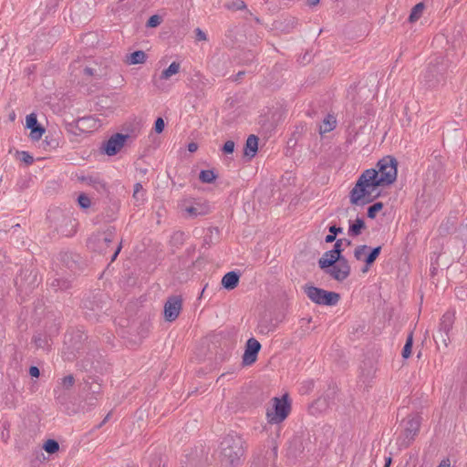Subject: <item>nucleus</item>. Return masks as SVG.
Returning a JSON list of instances; mask_svg holds the SVG:
<instances>
[{
	"mask_svg": "<svg viewBox=\"0 0 467 467\" xmlns=\"http://www.w3.org/2000/svg\"><path fill=\"white\" fill-rule=\"evenodd\" d=\"M377 173L375 169H368L362 172L356 182L354 187L349 192V201L353 205L364 206L372 202L377 195H372V192L379 187L376 182Z\"/></svg>",
	"mask_w": 467,
	"mask_h": 467,
	"instance_id": "nucleus-1",
	"label": "nucleus"
},
{
	"mask_svg": "<svg viewBox=\"0 0 467 467\" xmlns=\"http://www.w3.org/2000/svg\"><path fill=\"white\" fill-rule=\"evenodd\" d=\"M244 440L236 433L224 436L220 443L219 461L223 467H238L244 454Z\"/></svg>",
	"mask_w": 467,
	"mask_h": 467,
	"instance_id": "nucleus-2",
	"label": "nucleus"
},
{
	"mask_svg": "<svg viewBox=\"0 0 467 467\" xmlns=\"http://www.w3.org/2000/svg\"><path fill=\"white\" fill-rule=\"evenodd\" d=\"M397 166V160L390 155H387L378 161V170L375 169V172L377 173L376 182L379 186L389 185L396 181Z\"/></svg>",
	"mask_w": 467,
	"mask_h": 467,
	"instance_id": "nucleus-3",
	"label": "nucleus"
},
{
	"mask_svg": "<svg viewBox=\"0 0 467 467\" xmlns=\"http://www.w3.org/2000/svg\"><path fill=\"white\" fill-rule=\"evenodd\" d=\"M421 417L419 414L409 415L401 421L402 431L399 437L400 446L408 448L420 431Z\"/></svg>",
	"mask_w": 467,
	"mask_h": 467,
	"instance_id": "nucleus-4",
	"label": "nucleus"
},
{
	"mask_svg": "<svg viewBox=\"0 0 467 467\" xmlns=\"http://www.w3.org/2000/svg\"><path fill=\"white\" fill-rule=\"evenodd\" d=\"M303 288L307 297L317 305L333 306H336L340 299L338 293L327 291L312 285L307 284Z\"/></svg>",
	"mask_w": 467,
	"mask_h": 467,
	"instance_id": "nucleus-5",
	"label": "nucleus"
},
{
	"mask_svg": "<svg viewBox=\"0 0 467 467\" xmlns=\"http://www.w3.org/2000/svg\"><path fill=\"white\" fill-rule=\"evenodd\" d=\"M47 218L55 222V230L62 236L69 237L76 233L77 222L59 210L49 211Z\"/></svg>",
	"mask_w": 467,
	"mask_h": 467,
	"instance_id": "nucleus-6",
	"label": "nucleus"
},
{
	"mask_svg": "<svg viewBox=\"0 0 467 467\" xmlns=\"http://www.w3.org/2000/svg\"><path fill=\"white\" fill-rule=\"evenodd\" d=\"M274 405L271 410H267L266 417L269 423H280L284 421L288 416L291 405L289 402L288 394H285L282 398L275 397L273 400Z\"/></svg>",
	"mask_w": 467,
	"mask_h": 467,
	"instance_id": "nucleus-7",
	"label": "nucleus"
},
{
	"mask_svg": "<svg viewBox=\"0 0 467 467\" xmlns=\"http://www.w3.org/2000/svg\"><path fill=\"white\" fill-rule=\"evenodd\" d=\"M454 320L455 313L453 311H447L441 318L438 331L434 336V340L439 348L441 346L443 348L448 347L451 341L449 333L452 328Z\"/></svg>",
	"mask_w": 467,
	"mask_h": 467,
	"instance_id": "nucleus-8",
	"label": "nucleus"
},
{
	"mask_svg": "<svg viewBox=\"0 0 467 467\" xmlns=\"http://www.w3.org/2000/svg\"><path fill=\"white\" fill-rule=\"evenodd\" d=\"M102 296L101 294H98L83 300V308L88 318L98 320L105 313Z\"/></svg>",
	"mask_w": 467,
	"mask_h": 467,
	"instance_id": "nucleus-9",
	"label": "nucleus"
},
{
	"mask_svg": "<svg viewBox=\"0 0 467 467\" xmlns=\"http://www.w3.org/2000/svg\"><path fill=\"white\" fill-rule=\"evenodd\" d=\"M446 68L442 64L436 62L431 63L424 73V81L430 88L437 86L444 79Z\"/></svg>",
	"mask_w": 467,
	"mask_h": 467,
	"instance_id": "nucleus-10",
	"label": "nucleus"
},
{
	"mask_svg": "<svg viewBox=\"0 0 467 467\" xmlns=\"http://www.w3.org/2000/svg\"><path fill=\"white\" fill-rule=\"evenodd\" d=\"M17 289L21 292L28 293L38 284L37 274L34 270H22L15 280Z\"/></svg>",
	"mask_w": 467,
	"mask_h": 467,
	"instance_id": "nucleus-11",
	"label": "nucleus"
},
{
	"mask_svg": "<svg viewBox=\"0 0 467 467\" xmlns=\"http://www.w3.org/2000/svg\"><path fill=\"white\" fill-rule=\"evenodd\" d=\"M322 270L337 282L345 281L351 273V267L347 258Z\"/></svg>",
	"mask_w": 467,
	"mask_h": 467,
	"instance_id": "nucleus-12",
	"label": "nucleus"
},
{
	"mask_svg": "<svg viewBox=\"0 0 467 467\" xmlns=\"http://www.w3.org/2000/svg\"><path fill=\"white\" fill-rule=\"evenodd\" d=\"M59 260L61 264L70 270L73 274L82 271L85 267V261L80 254L72 252L60 253Z\"/></svg>",
	"mask_w": 467,
	"mask_h": 467,
	"instance_id": "nucleus-13",
	"label": "nucleus"
},
{
	"mask_svg": "<svg viewBox=\"0 0 467 467\" xmlns=\"http://www.w3.org/2000/svg\"><path fill=\"white\" fill-rule=\"evenodd\" d=\"M182 307V296H171L164 304V319L168 322L174 321L180 315Z\"/></svg>",
	"mask_w": 467,
	"mask_h": 467,
	"instance_id": "nucleus-14",
	"label": "nucleus"
},
{
	"mask_svg": "<svg viewBox=\"0 0 467 467\" xmlns=\"http://www.w3.org/2000/svg\"><path fill=\"white\" fill-rule=\"evenodd\" d=\"M130 138L128 134L115 133L104 144L103 150L108 156L116 155Z\"/></svg>",
	"mask_w": 467,
	"mask_h": 467,
	"instance_id": "nucleus-15",
	"label": "nucleus"
},
{
	"mask_svg": "<svg viewBox=\"0 0 467 467\" xmlns=\"http://www.w3.org/2000/svg\"><path fill=\"white\" fill-rule=\"evenodd\" d=\"M261 349V344L254 337L249 338L245 343L244 353L243 355V364L249 366L257 359V355Z\"/></svg>",
	"mask_w": 467,
	"mask_h": 467,
	"instance_id": "nucleus-16",
	"label": "nucleus"
},
{
	"mask_svg": "<svg viewBox=\"0 0 467 467\" xmlns=\"http://www.w3.org/2000/svg\"><path fill=\"white\" fill-rule=\"evenodd\" d=\"M339 249V246L334 245L331 250L325 252L323 256L318 260V266L321 269L328 268L334 264L346 259L344 255L338 254Z\"/></svg>",
	"mask_w": 467,
	"mask_h": 467,
	"instance_id": "nucleus-17",
	"label": "nucleus"
},
{
	"mask_svg": "<svg viewBox=\"0 0 467 467\" xmlns=\"http://www.w3.org/2000/svg\"><path fill=\"white\" fill-rule=\"evenodd\" d=\"M240 275L234 271L228 272L222 278V285L227 290L234 289L239 284Z\"/></svg>",
	"mask_w": 467,
	"mask_h": 467,
	"instance_id": "nucleus-18",
	"label": "nucleus"
},
{
	"mask_svg": "<svg viewBox=\"0 0 467 467\" xmlns=\"http://www.w3.org/2000/svg\"><path fill=\"white\" fill-rule=\"evenodd\" d=\"M258 150V138L252 134L250 135L244 148V154L249 158H253L255 156Z\"/></svg>",
	"mask_w": 467,
	"mask_h": 467,
	"instance_id": "nucleus-19",
	"label": "nucleus"
},
{
	"mask_svg": "<svg viewBox=\"0 0 467 467\" xmlns=\"http://www.w3.org/2000/svg\"><path fill=\"white\" fill-rule=\"evenodd\" d=\"M48 285L54 292L66 291L71 287V281L67 278L56 276L48 283Z\"/></svg>",
	"mask_w": 467,
	"mask_h": 467,
	"instance_id": "nucleus-20",
	"label": "nucleus"
},
{
	"mask_svg": "<svg viewBox=\"0 0 467 467\" xmlns=\"http://www.w3.org/2000/svg\"><path fill=\"white\" fill-rule=\"evenodd\" d=\"M185 212L189 213L191 217L205 215L209 213V206L206 204L195 203L194 205L186 207Z\"/></svg>",
	"mask_w": 467,
	"mask_h": 467,
	"instance_id": "nucleus-21",
	"label": "nucleus"
},
{
	"mask_svg": "<svg viewBox=\"0 0 467 467\" xmlns=\"http://www.w3.org/2000/svg\"><path fill=\"white\" fill-rule=\"evenodd\" d=\"M147 55L142 50H137L127 56L125 62L128 65L142 64L146 61Z\"/></svg>",
	"mask_w": 467,
	"mask_h": 467,
	"instance_id": "nucleus-22",
	"label": "nucleus"
},
{
	"mask_svg": "<svg viewBox=\"0 0 467 467\" xmlns=\"http://www.w3.org/2000/svg\"><path fill=\"white\" fill-rule=\"evenodd\" d=\"M365 228V221L362 218L358 217L353 223H349L348 234L354 237L358 236Z\"/></svg>",
	"mask_w": 467,
	"mask_h": 467,
	"instance_id": "nucleus-23",
	"label": "nucleus"
},
{
	"mask_svg": "<svg viewBox=\"0 0 467 467\" xmlns=\"http://www.w3.org/2000/svg\"><path fill=\"white\" fill-rule=\"evenodd\" d=\"M336 128V119L327 115V118L324 119L323 123L319 126V133L321 135L333 130Z\"/></svg>",
	"mask_w": 467,
	"mask_h": 467,
	"instance_id": "nucleus-24",
	"label": "nucleus"
},
{
	"mask_svg": "<svg viewBox=\"0 0 467 467\" xmlns=\"http://www.w3.org/2000/svg\"><path fill=\"white\" fill-rule=\"evenodd\" d=\"M424 9L425 5L423 3L420 2L415 5L411 9L410 15L409 16V21L410 23H414L417 20H419L420 17L422 16Z\"/></svg>",
	"mask_w": 467,
	"mask_h": 467,
	"instance_id": "nucleus-25",
	"label": "nucleus"
},
{
	"mask_svg": "<svg viewBox=\"0 0 467 467\" xmlns=\"http://www.w3.org/2000/svg\"><path fill=\"white\" fill-rule=\"evenodd\" d=\"M180 67H181L180 63L175 62V61L172 62L166 69H164L161 72V79L170 78L172 75H175L179 72Z\"/></svg>",
	"mask_w": 467,
	"mask_h": 467,
	"instance_id": "nucleus-26",
	"label": "nucleus"
},
{
	"mask_svg": "<svg viewBox=\"0 0 467 467\" xmlns=\"http://www.w3.org/2000/svg\"><path fill=\"white\" fill-rule=\"evenodd\" d=\"M217 178V175L213 170H202L199 174V179L203 183H212Z\"/></svg>",
	"mask_w": 467,
	"mask_h": 467,
	"instance_id": "nucleus-27",
	"label": "nucleus"
},
{
	"mask_svg": "<svg viewBox=\"0 0 467 467\" xmlns=\"http://www.w3.org/2000/svg\"><path fill=\"white\" fill-rule=\"evenodd\" d=\"M82 180L88 185L93 186L98 192L105 190V183L97 177L88 176L84 177Z\"/></svg>",
	"mask_w": 467,
	"mask_h": 467,
	"instance_id": "nucleus-28",
	"label": "nucleus"
},
{
	"mask_svg": "<svg viewBox=\"0 0 467 467\" xmlns=\"http://www.w3.org/2000/svg\"><path fill=\"white\" fill-rule=\"evenodd\" d=\"M381 252V246L374 247L370 250L369 254L365 257L364 262L368 265H372Z\"/></svg>",
	"mask_w": 467,
	"mask_h": 467,
	"instance_id": "nucleus-29",
	"label": "nucleus"
},
{
	"mask_svg": "<svg viewBox=\"0 0 467 467\" xmlns=\"http://www.w3.org/2000/svg\"><path fill=\"white\" fill-rule=\"evenodd\" d=\"M413 345V332H410L406 339V343L402 349V357L403 358H408L411 355V348Z\"/></svg>",
	"mask_w": 467,
	"mask_h": 467,
	"instance_id": "nucleus-30",
	"label": "nucleus"
},
{
	"mask_svg": "<svg viewBox=\"0 0 467 467\" xmlns=\"http://www.w3.org/2000/svg\"><path fill=\"white\" fill-rule=\"evenodd\" d=\"M43 449L49 454L56 453L59 450V443L53 439H48L43 445Z\"/></svg>",
	"mask_w": 467,
	"mask_h": 467,
	"instance_id": "nucleus-31",
	"label": "nucleus"
},
{
	"mask_svg": "<svg viewBox=\"0 0 467 467\" xmlns=\"http://www.w3.org/2000/svg\"><path fill=\"white\" fill-rule=\"evenodd\" d=\"M114 235H115L114 229L113 230L108 229L107 232L104 233V235L102 237H100V236L98 237V242L100 243L101 245L105 244L108 246L109 244H111L113 242Z\"/></svg>",
	"mask_w": 467,
	"mask_h": 467,
	"instance_id": "nucleus-32",
	"label": "nucleus"
},
{
	"mask_svg": "<svg viewBox=\"0 0 467 467\" xmlns=\"http://www.w3.org/2000/svg\"><path fill=\"white\" fill-rule=\"evenodd\" d=\"M383 208V203L380 202H375L368 208L367 215L370 219H374L377 213Z\"/></svg>",
	"mask_w": 467,
	"mask_h": 467,
	"instance_id": "nucleus-33",
	"label": "nucleus"
},
{
	"mask_svg": "<svg viewBox=\"0 0 467 467\" xmlns=\"http://www.w3.org/2000/svg\"><path fill=\"white\" fill-rule=\"evenodd\" d=\"M33 342L38 348H44L48 346V338L46 335L37 334L33 337Z\"/></svg>",
	"mask_w": 467,
	"mask_h": 467,
	"instance_id": "nucleus-34",
	"label": "nucleus"
},
{
	"mask_svg": "<svg viewBox=\"0 0 467 467\" xmlns=\"http://www.w3.org/2000/svg\"><path fill=\"white\" fill-rule=\"evenodd\" d=\"M369 247L366 244H362V245H358L355 248V251H354V256L355 258L358 260V261H364L365 257H364V254H365V252L367 250H368Z\"/></svg>",
	"mask_w": 467,
	"mask_h": 467,
	"instance_id": "nucleus-35",
	"label": "nucleus"
},
{
	"mask_svg": "<svg viewBox=\"0 0 467 467\" xmlns=\"http://www.w3.org/2000/svg\"><path fill=\"white\" fill-rule=\"evenodd\" d=\"M43 144H44L45 150H50V149L57 148L59 145V142H58V140L56 138L46 137L45 140L43 141Z\"/></svg>",
	"mask_w": 467,
	"mask_h": 467,
	"instance_id": "nucleus-36",
	"label": "nucleus"
},
{
	"mask_svg": "<svg viewBox=\"0 0 467 467\" xmlns=\"http://www.w3.org/2000/svg\"><path fill=\"white\" fill-rule=\"evenodd\" d=\"M60 384L65 389L68 390L74 386L75 378L73 377V375H67L61 379Z\"/></svg>",
	"mask_w": 467,
	"mask_h": 467,
	"instance_id": "nucleus-37",
	"label": "nucleus"
},
{
	"mask_svg": "<svg viewBox=\"0 0 467 467\" xmlns=\"http://www.w3.org/2000/svg\"><path fill=\"white\" fill-rule=\"evenodd\" d=\"M78 205L82 208V209H87L90 206L91 204V202H90V199L89 197L85 194V193H81L78 198Z\"/></svg>",
	"mask_w": 467,
	"mask_h": 467,
	"instance_id": "nucleus-38",
	"label": "nucleus"
},
{
	"mask_svg": "<svg viewBox=\"0 0 467 467\" xmlns=\"http://www.w3.org/2000/svg\"><path fill=\"white\" fill-rule=\"evenodd\" d=\"M30 136L32 138V140H39L43 133L45 132V129L43 127H41L40 125H37L36 127L35 128H32L30 130Z\"/></svg>",
	"mask_w": 467,
	"mask_h": 467,
	"instance_id": "nucleus-39",
	"label": "nucleus"
},
{
	"mask_svg": "<svg viewBox=\"0 0 467 467\" xmlns=\"http://www.w3.org/2000/svg\"><path fill=\"white\" fill-rule=\"evenodd\" d=\"M38 124L36 116L34 113H31L26 116V126L27 129L31 130L32 128L36 127Z\"/></svg>",
	"mask_w": 467,
	"mask_h": 467,
	"instance_id": "nucleus-40",
	"label": "nucleus"
},
{
	"mask_svg": "<svg viewBox=\"0 0 467 467\" xmlns=\"http://www.w3.org/2000/svg\"><path fill=\"white\" fill-rule=\"evenodd\" d=\"M161 23V17L158 15H153L151 16L147 23H146V26L148 27H156L158 26Z\"/></svg>",
	"mask_w": 467,
	"mask_h": 467,
	"instance_id": "nucleus-41",
	"label": "nucleus"
},
{
	"mask_svg": "<svg viewBox=\"0 0 467 467\" xmlns=\"http://www.w3.org/2000/svg\"><path fill=\"white\" fill-rule=\"evenodd\" d=\"M351 244H352V243H351V241H350V240H348V239H347V238H340V239H337V240L336 241V243H335V244H334V245H337V246H339V248H340V249H339L338 254H342V253H343V251H344V247H343V245L345 244L346 246H349V245H351Z\"/></svg>",
	"mask_w": 467,
	"mask_h": 467,
	"instance_id": "nucleus-42",
	"label": "nucleus"
},
{
	"mask_svg": "<svg viewBox=\"0 0 467 467\" xmlns=\"http://www.w3.org/2000/svg\"><path fill=\"white\" fill-rule=\"evenodd\" d=\"M222 150L224 154H232L234 150V142L233 140L225 141Z\"/></svg>",
	"mask_w": 467,
	"mask_h": 467,
	"instance_id": "nucleus-43",
	"label": "nucleus"
},
{
	"mask_svg": "<svg viewBox=\"0 0 467 467\" xmlns=\"http://www.w3.org/2000/svg\"><path fill=\"white\" fill-rule=\"evenodd\" d=\"M165 123L162 118L159 117L154 123V130L156 133H161L164 130Z\"/></svg>",
	"mask_w": 467,
	"mask_h": 467,
	"instance_id": "nucleus-44",
	"label": "nucleus"
},
{
	"mask_svg": "<svg viewBox=\"0 0 467 467\" xmlns=\"http://www.w3.org/2000/svg\"><path fill=\"white\" fill-rule=\"evenodd\" d=\"M21 161L25 162L26 164L29 165L32 164L34 161L33 156H31L27 151H21Z\"/></svg>",
	"mask_w": 467,
	"mask_h": 467,
	"instance_id": "nucleus-45",
	"label": "nucleus"
},
{
	"mask_svg": "<svg viewBox=\"0 0 467 467\" xmlns=\"http://www.w3.org/2000/svg\"><path fill=\"white\" fill-rule=\"evenodd\" d=\"M195 40L196 41H205L207 40L206 34L199 27L195 28Z\"/></svg>",
	"mask_w": 467,
	"mask_h": 467,
	"instance_id": "nucleus-46",
	"label": "nucleus"
},
{
	"mask_svg": "<svg viewBox=\"0 0 467 467\" xmlns=\"http://www.w3.org/2000/svg\"><path fill=\"white\" fill-rule=\"evenodd\" d=\"M29 375L33 378H38L39 375H40V370L36 366H31L29 368Z\"/></svg>",
	"mask_w": 467,
	"mask_h": 467,
	"instance_id": "nucleus-47",
	"label": "nucleus"
},
{
	"mask_svg": "<svg viewBox=\"0 0 467 467\" xmlns=\"http://www.w3.org/2000/svg\"><path fill=\"white\" fill-rule=\"evenodd\" d=\"M343 232L342 227H338L337 225H331L329 226V233H331L333 235L337 236V234H341Z\"/></svg>",
	"mask_w": 467,
	"mask_h": 467,
	"instance_id": "nucleus-48",
	"label": "nucleus"
},
{
	"mask_svg": "<svg viewBox=\"0 0 467 467\" xmlns=\"http://www.w3.org/2000/svg\"><path fill=\"white\" fill-rule=\"evenodd\" d=\"M121 247H122L121 243H119V245L117 246V248L115 249L114 253L111 255V259H110L111 262L116 260L118 254H119V252L121 250Z\"/></svg>",
	"mask_w": 467,
	"mask_h": 467,
	"instance_id": "nucleus-49",
	"label": "nucleus"
},
{
	"mask_svg": "<svg viewBox=\"0 0 467 467\" xmlns=\"http://www.w3.org/2000/svg\"><path fill=\"white\" fill-rule=\"evenodd\" d=\"M198 150V144L195 142H190L188 144V150L190 152H195Z\"/></svg>",
	"mask_w": 467,
	"mask_h": 467,
	"instance_id": "nucleus-50",
	"label": "nucleus"
},
{
	"mask_svg": "<svg viewBox=\"0 0 467 467\" xmlns=\"http://www.w3.org/2000/svg\"><path fill=\"white\" fill-rule=\"evenodd\" d=\"M2 437L3 438L9 437L8 424L6 422L4 423V430L2 431Z\"/></svg>",
	"mask_w": 467,
	"mask_h": 467,
	"instance_id": "nucleus-51",
	"label": "nucleus"
},
{
	"mask_svg": "<svg viewBox=\"0 0 467 467\" xmlns=\"http://www.w3.org/2000/svg\"><path fill=\"white\" fill-rule=\"evenodd\" d=\"M337 239H336V236L333 235L331 233L325 237L326 243H333L334 241H337Z\"/></svg>",
	"mask_w": 467,
	"mask_h": 467,
	"instance_id": "nucleus-52",
	"label": "nucleus"
},
{
	"mask_svg": "<svg viewBox=\"0 0 467 467\" xmlns=\"http://www.w3.org/2000/svg\"><path fill=\"white\" fill-rule=\"evenodd\" d=\"M140 190H142V185H141L140 183H139V182H138V183H136V184L134 185V192H133V196H134V197H136V196H137V194H138V192H139Z\"/></svg>",
	"mask_w": 467,
	"mask_h": 467,
	"instance_id": "nucleus-53",
	"label": "nucleus"
},
{
	"mask_svg": "<svg viewBox=\"0 0 467 467\" xmlns=\"http://www.w3.org/2000/svg\"><path fill=\"white\" fill-rule=\"evenodd\" d=\"M438 467H451V462L449 459L442 460Z\"/></svg>",
	"mask_w": 467,
	"mask_h": 467,
	"instance_id": "nucleus-54",
	"label": "nucleus"
},
{
	"mask_svg": "<svg viewBox=\"0 0 467 467\" xmlns=\"http://www.w3.org/2000/svg\"><path fill=\"white\" fill-rule=\"evenodd\" d=\"M456 296H457L458 298H460L462 300H464L466 295H465V292L462 288H460L456 292Z\"/></svg>",
	"mask_w": 467,
	"mask_h": 467,
	"instance_id": "nucleus-55",
	"label": "nucleus"
},
{
	"mask_svg": "<svg viewBox=\"0 0 467 467\" xmlns=\"http://www.w3.org/2000/svg\"><path fill=\"white\" fill-rule=\"evenodd\" d=\"M318 3L319 0H306V4L309 6H316L317 5H318Z\"/></svg>",
	"mask_w": 467,
	"mask_h": 467,
	"instance_id": "nucleus-56",
	"label": "nucleus"
},
{
	"mask_svg": "<svg viewBox=\"0 0 467 467\" xmlns=\"http://www.w3.org/2000/svg\"><path fill=\"white\" fill-rule=\"evenodd\" d=\"M93 72H94V69L91 67H87L84 68V73L88 76H92L94 74Z\"/></svg>",
	"mask_w": 467,
	"mask_h": 467,
	"instance_id": "nucleus-57",
	"label": "nucleus"
},
{
	"mask_svg": "<svg viewBox=\"0 0 467 467\" xmlns=\"http://www.w3.org/2000/svg\"><path fill=\"white\" fill-rule=\"evenodd\" d=\"M235 8H236L237 10H241V9L245 8V4H244V2L240 1L239 3H237V4L235 5Z\"/></svg>",
	"mask_w": 467,
	"mask_h": 467,
	"instance_id": "nucleus-58",
	"label": "nucleus"
},
{
	"mask_svg": "<svg viewBox=\"0 0 467 467\" xmlns=\"http://www.w3.org/2000/svg\"><path fill=\"white\" fill-rule=\"evenodd\" d=\"M109 417H110V413H108L107 416L102 420V422L98 426V428H100L103 424H105L109 420Z\"/></svg>",
	"mask_w": 467,
	"mask_h": 467,
	"instance_id": "nucleus-59",
	"label": "nucleus"
},
{
	"mask_svg": "<svg viewBox=\"0 0 467 467\" xmlns=\"http://www.w3.org/2000/svg\"><path fill=\"white\" fill-rule=\"evenodd\" d=\"M109 417H110V413H108L107 416L102 420V422L98 426V428H100L103 424H105L109 420Z\"/></svg>",
	"mask_w": 467,
	"mask_h": 467,
	"instance_id": "nucleus-60",
	"label": "nucleus"
},
{
	"mask_svg": "<svg viewBox=\"0 0 467 467\" xmlns=\"http://www.w3.org/2000/svg\"><path fill=\"white\" fill-rule=\"evenodd\" d=\"M109 417H110V413H108L107 416L102 420V422L98 426V428H100L103 424H105L109 420Z\"/></svg>",
	"mask_w": 467,
	"mask_h": 467,
	"instance_id": "nucleus-61",
	"label": "nucleus"
},
{
	"mask_svg": "<svg viewBox=\"0 0 467 467\" xmlns=\"http://www.w3.org/2000/svg\"><path fill=\"white\" fill-rule=\"evenodd\" d=\"M391 461H392L391 457H387L385 459V465H384V467H389L390 464H391Z\"/></svg>",
	"mask_w": 467,
	"mask_h": 467,
	"instance_id": "nucleus-62",
	"label": "nucleus"
},
{
	"mask_svg": "<svg viewBox=\"0 0 467 467\" xmlns=\"http://www.w3.org/2000/svg\"><path fill=\"white\" fill-rule=\"evenodd\" d=\"M370 266L371 265H368L367 264H365V266L362 268V273L368 272Z\"/></svg>",
	"mask_w": 467,
	"mask_h": 467,
	"instance_id": "nucleus-63",
	"label": "nucleus"
},
{
	"mask_svg": "<svg viewBox=\"0 0 467 467\" xmlns=\"http://www.w3.org/2000/svg\"><path fill=\"white\" fill-rule=\"evenodd\" d=\"M243 75H244V71H240V72L237 74V78H236V79L240 78Z\"/></svg>",
	"mask_w": 467,
	"mask_h": 467,
	"instance_id": "nucleus-64",
	"label": "nucleus"
}]
</instances>
